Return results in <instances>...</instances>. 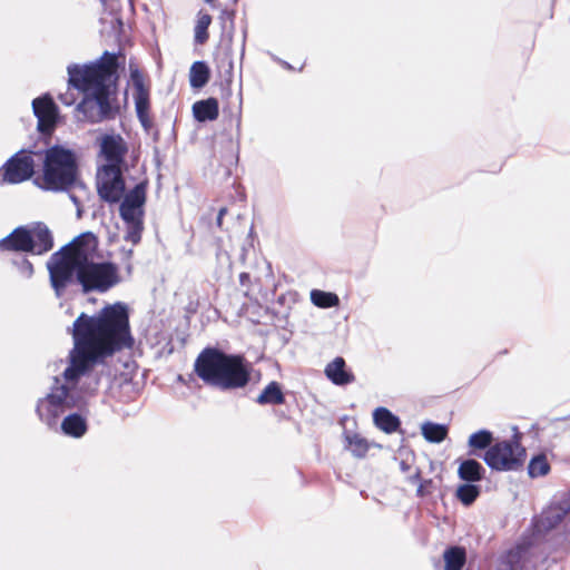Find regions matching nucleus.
I'll return each instance as SVG.
<instances>
[{
    "mask_svg": "<svg viewBox=\"0 0 570 570\" xmlns=\"http://www.w3.org/2000/svg\"><path fill=\"white\" fill-rule=\"evenodd\" d=\"M75 346L61 376H56L50 393L37 402L36 412L48 428L57 426L58 419L69 409L81 407L98 386L90 373L92 363L129 346L128 311L121 303L105 307L99 314H80L73 323Z\"/></svg>",
    "mask_w": 570,
    "mask_h": 570,
    "instance_id": "nucleus-1",
    "label": "nucleus"
},
{
    "mask_svg": "<svg viewBox=\"0 0 570 570\" xmlns=\"http://www.w3.org/2000/svg\"><path fill=\"white\" fill-rule=\"evenodd\" d=\"M97 237L86 233L50 257L47 266L58 296L75 279L83 292H106L119 282L117 266L97 259Z\"/></svg>",
    "mask_w": 570,
    "mask_h": 570,
    "instance_id": "nucleus-2",
    "label": "nucleus"
},
{
    "mask_svg": "<svg viewBox=\"0 0 570 570\" xmlns=\"http://www.w3.org/2000/svg\"><path fill=\"white\" fill-rule=\"evenodd\" d=\"M195 370L203 381L225 390L243 387L249 380L248 366L240 356L226 355L214 348L200 353Z\"/></svg>",
    "mask_w": 570,
    "mask_h": 570,
    "instance_id": "nucleus-3",
    "label": "nucleus"
},
{
    "mask_svg": "<svg viewBox=\"0 0 570 570\" xmlns=\"http://www.w3.org/2000/svg\"><path fill=\"white\" fill-rule=\"evenodd\" d=\"M115 73H70L69 90H77L85 96L78 109L92 122L109 116V97L114 91Z\"/></svg>",
    "mask_w": 570,
    "mask_h": 570,
    "instance_id": "nucleus-4",
    "label": "nucleus"
},
{
    "mask_svg": "<svg viewBox=\"0 0 570 570\" xmlns=\"http://www.w3.org/2000/svg\"><path fill=\"white\" fill-rule=\"evenodd\" d=\"M43 190L65 191L78 184V166L75 153L62 146L46 150L43 167L35 180Z\"/></svg>",
    "mask_w": 570,
    "mask_h": 570,
    "instance_id": "nucleus-5",
    "label": "nucleus"
},
{
    "mask_svg": "<svg viewBox=\"0 0 570 570\" xmlns=\"http://www.w3.org/2000/svg\"><path fill=\"white\" fill-rule=\"evenodd\" d=\"M525 458L524 449L517 441H503L490 446L485 454L487 464L498 471L519 469Z\"/></svg>",
    "mask_w": 570,
    "mask_h": 570,
    "instance_id": "nucleus-6",
    "label": "nucleus"
},
{
    "mask_svg": "<svg viewBox=\"0 0 570 570\" xmlns=\"http://www.w3.org/2000/svg\"><path fill=\"white\" fill-rule=\"evenodd\" d=\"M35 171V161L30 153L20 151L0 168V184H18L29 179Z\"/></svg>",
    "mask_w": 570,
    "mask_h": 570,
    "instance_id": "nucleus-7",
    "label": "nucleus"
},
{
    "mask_svg": "<svg viewBox=\"0 0 570 570\" xmlns=\"http://www.w3.org/2000/svg\"><path fill=\"white\" fill-rule=\"evenodd\" d=\"M97 188L101 198L107 202H118L125 190L121 167L101 166L97 171Z\"/></svg>",
    "mask_w": 570,
    "mask_h": 570,
    "instance_id": "nucleus-8",
    "label": "nucleus"
},
{
    "mask_svg": "<svg viewBox=\"0 0 570 570\" xmlns=\"http://www.w3.org/2000/svg\"><path fill=\"white\" fill-rule=\"evenodd\" d=\"M129 90L131 91L135 101L136 112L139 121L145 129H149L153 125L149 115V83L146 81L144 73H131Z\"/></svg>",
    "mask_w": 570,
    "mask_h": 570,
    "instance_id": "nucleus-9",
    "label": "nucleus"
},
{
    "mask_svg": "<svg viewBox=\"0 0 570 570\" xmlns=\"http://www.w3.org/2000/svg\"><path fill=\"white\" fill-rule=\"evenodd\" d=\"M127 53L125 48H119L117 52L105 51L101 57L89 63H72L67 67V71H125Z\"/></svg>",
    "mask_w": 570,
    "mask_h": 570,
    "instance_id": "nucleus-10",
    "label": "nucleus"
},
{
    "mask_svg": "<svg viewBox=\"0 0 570 570\" xmlns=\"http://www.w3.org/2000/svg\"><path fill=\"white\" fill-rule=\"evenodd\" d=\"M127 146L119 135H105L99 138V164L121 167Z\"/></svg>",
    "mask_w": 570,
    "mask_h": 570,
    "instance_id": "nucleus-11",
    "label": "nucleus"
},
{
    "mask_svg": "<svg viewBox=\"0 0 570 570\" xmlns=\"http://www.w3.org/2000/svg\"><path fill=\"white\" fill-rule=\"evenodd\" d=\"M33 114L38 119V129L50 134L58 119V108L49 95L38 97L32 101Z\"/></svg>",
    "mask_w": 570,
    "mask_h": 570,
    "instance_id": "nucleus-12",
    "label": "nucleus"
},
{
    "mask_svg": "<svg viewBox=\"0 0 570 570\" xmlns=\"http://www.w3.org/2000/svg\"><path fill=\"white\" fill-rule=\"evenodd\" d=\"M146 200V186L138 184L126 194L121 205L120 215L124 220H142V206Z\"/></svg>",
    "mask_w": 570,
    "mask_h": 570,
    "instance_id": "nucleus-13",
    "label": "nucleus"
},
{
    "mask_svg": "<svg viewBox=\"0 0 570 570\" xmlns=\"http://www.w3.org/2000/svg\"><path fill=\"white\" fill-rule=\"evenodd\" d=\"M570 511V499L560 504L546 509L538 519L537 527L540 531L554 528Z\"/></svg>",
    "mask_w": 570,
    "mask_h": 570,
    "instance_id": "nucleus-14",
    "label": "nucleus"
},
{
    "mask_svg": "<svg viewBox=\"0 0 570 570\" xmlns=\"http://www.w3.org/2000/svg\"><path fill=\"white\" fill-rule=\"evenodd\" d=\"M0 247L32 253V235H30V229L26 227L16 228L9 236L0 240Z\"/></svg>",
    "mask_w": 570,
    "mask_h": 570,
    "instance_id": "nucleus-15",
    "label": "nucleus"
},
{
    "mask_svg": "<svg viewBox=\"0 0 570 570\" xmlns=\"http://www.w3.org/2000/svg\"><path fill=\"white\" fill-rule=\"evenodd\" d=\"M29 229L32 235V254L41 255L52 248V236L45 224L37 223Z\"/></svg>",
    "mask_w": 570,
    "mask_h": 570,
    "instance_id": "nucleus-16",
    "label": "nucleus"
},
{
    "mask_svg": "<svg viewBox=\"0 0 570 570\" xmlns=\"http://www.w3.org/2000/svg\"><path fill=\"white\" fill-rule=\"evenodd\" d=\"M325 374L336 385H346L354 381V375L345 368V361L342 357H336L328 363Z\"/></svg>",
    "mask_w": 570,
    "mask_h": 570,
    "instance_id": "nucleus-17",
    "label": "nucleus"
},
{
    "mask_svg": "<svg viewBox=\"0 0 570 570\" xmlns=\"http://www.w3.org/2000/svg\"><path fill=\"white\" fill-rule=\"evenodd\" d=\"M61 431L71 438H81L87 432V421L77 413L67 415L61 422Z\"/></svg>",
    "mask_w": 570,
    "mask_h": 570,
    "instance_id": "nucleus-18",
    "label": "nucleus"
},
{
    "mask_svg": "<svg viewBox=\"0 0 570 570\" xmlns=\"http://www.w3.org/2000/svg\"><path fill=\"white\" fill-rule=\"evenodd\" d=\"M194 117L200 121H212L218 117V102L214 98L200 100L193 106Z\"/></svg>",
    "mask_w": 570,
    "mask_h": 570,
    "instance_id": "nucleus-19",
    "label": "nucleus"
},
{
    "mask_svg": "<svg viewBox=\"0 0 570 570\" xmlns=\"http://www.w3.org/2000/svg\"><path fill=\"white\" fill-rule=\"evenodd\" d=\"M373 420L375 425L386 433L396 431L400 425L397 416L385 407H377L373 412Z\"/></svg>",
    "mask_w": 570,
    "mask_h": 570,
    "instance_id": "nucleus-20",
    "label": "nucleus"
},
{
    "mask_svg": "<svg viewBox=\"0 0 570 570\" xmlns=\"http://www.w3.org/2000/svg\"><path fill=\"white\" fill-rule=\"evenodd\" d=\"M483 472L482 465L472 459L462 461L458 469L459 478L468 483L480 481L483 476Z\"/></svg>",
    "mask_w": 570,
    "mask_h": 570,
    "instance_id": "nucleus-21",
    "label": "nucleus"
},
{
    "mask_svg": "<svg viewBox=\"0 0 570 570\" xmlns=\"http://www.w3.org/2000/svg\"><path fill=\"white\" fill-rule=\"evenodd\" d=\"M424 439L432 443L442 442L448 435V428L443 424L424 422L421 426Z\"/></svg>",
    "mask_w": 570,
    "mask_h": 570,
    "instance_id": "nucleus-22",
    "label": "nucleus"
},
{
    "mask_svg": "<svg viewBox=\"0 0 570 570\" xmlns=\"http://www.w3.org/2000/svg\"><path fill=\"white\" fill-rule=\"evenodd\" d=\"M311 301L315 306L321 308L336 307L340 304V298L335 293L321 289L311 291Z\"/></svg>",
    "mask_w": 570,
    "mask_h": 570,
    "instance_id": "nucleus-23",
    "label": "nucleus"
},
{
    "mask_svg": "<svg viewBox=\"0 0 570 570\" xmlns=\"http://www.w3.org/2000/svg\"><path fill=\"white\" fill-rule=\"evenodd\" d=\"M259 404H281L284 402L282 390L276 382H271L264 391L258 395Z\"/></svg>",
    "mask_w": 570,
    "mask_h": 570,
    "instance_id": "nucleus-24",
    "label": "nucleus"
},
{
    "mask_svg": "<svg viewBox=\"0 0 570 570\" xmlns=\"http://www.w3.org/2000/svg\"><path fill=\"white\" fill-rule=\"evenodd\" d=\"M445 570H461L465 562V552L461 548H451L444 552Z\"/></svg>",
    "mask_w": 570,
    "mask_h": 570,
    "instance_id": "nucleus-25",
    "label": "nucleus"
},
{
    "mask_svg": "<svg viewBox=\"0 0 570 570\" xmlns=\"http://www.w3.org/2000/svg\"><path fill=\"white\" fill-rule=\"evenodd\" d=\"M212 23V16L208 13L199 12L198 19L195 26V41L199 45L205 43L208 40V27Z\"/></svg>",
    "mask_w": 570,
    "mask_h": 570,
    "instance_id": "nucleus-26",
    "label": "nucleus"
},
{
    "mask_svg": "<svg viewBox=\"0 0 570 570\" xmlns=\"http://www.w3.org/2000/svg\"><path fill=\"white\" fill-rule=\"evenodd\" d=\"M480 494V487L473 483H464L458 487L456 498L464 504H472Z\"/></svg>",
    "mask_w": 570,
    "mask_h": 570,
    "instance_id": "nucleus-27",
    "label": "nucleus"
},
{
    "mask_svg": "<svg viewBox=\"0 0 570 570\" xmlns=\"http://www.w3.org/2000/svg\"><path fill=\"white\" fill-rule=\"evenodd\" d=\"M550 471V464L543 454H539L531 459L528 472L531 478H539L548 474Z\"/></svg>",
    "mask_w": 570,
    "mask_h": 570,
    "instance_id": "nucleus-28",
    "label": "nucleus"
},
{
    "mask_svg": "<svg viewBox=\"0 0 570 570\" xmlns=\"http://www.w3.org/2000/svg\"><path fill=\"white\" fill-rule=\"evenodd\" d=\"M492 440L491 432L481 430L470 435L468 444L473 450H483L491 444Z\"/></svg>",
    "mask_w": 570,
    "mask_h": 570,
    "instance_id": "nucleus-29",
    "label": "nucleus"
},
{
    "mask_svg": "<svg viewBox=\"0 0 570 570\" xmlns=\"http://www.w3.org/2000/svg\"><path fill=\"white\" fill-rule=\"evenodd\" d=\"M346 441L348 450L352 452L353 455L357 458H363L366 454L368 450V443L366 442V440H364L357 434H354L347 435Z\"/></svg>",
    "mask_w": 570,
    "mask_h": 570,
    "instance_id": "nucleus-30",
    "label": "nucleus"
},
{
    "mask_svg": "<svg viewBox=\"0 0 570 570\" xmlns=\"http://www.w3.org/2000/svg\"><path fill=\"white\" fill-rule=\"evenodd\" d=\"M127 224V234L125 238L131 242L134 245L140 240L142 230V220H125Z\"/></svg>",
    "mask_w": 570,
    "mask_h": 570,
    "instance_id": "nucleus-31",
    "label": "nucleus"
},
{
    "mask_svg": "<svg viewBox=\"0 0 570 570\" xmlns=\"http://www.w3.org/2000/svg\"><path fill=\"white\" fill-rule=\"evenodd\" d=\"M216 62L218 71L232 72L235 70L234 63L229 59V52L227 50H219L216 53Z\"/></svg>",
    "mask_w": 570,
    "mask_h": 570,
    "instance_id": "nucleus-32",
    "label": "nucleus"
},
{
    "mask_svg": "<svg viewBox=\"0 0 570 570\" xmlns=\"http://www.w3.org/2000/svg\"><path fill=\"white\" fill-rule=\"evenodd\" d=\"M190 85L194 88H202L208 82V73H190Z\"/></svg>",
    "mask_w": 570,
    "mask_h": 570,
    "instance_id": "nucleus-33",
    "label": "nucleus"
},
{
    "mask_svg": "<svg viewBox=\"0 0 570 570\" xmlns=\"http://www.w3.org/2000/svg\"><path fill=\"white\" fill-rule=\"evenodd\" d=\"M189 71H193V72H204V71H208L207 69V66L205 62L203 61H196L191 65L190 67V70Z\"/></svg>",
    "mask_w": 570,
    "mask_h": 570,
    "instance_id": "nucleus-34",
    "label": "nucleus"
},
{
    "mask_svg": "<svg viewBox=\"0 0 570 570\" xmlns=\"http://www.w3.org/2000/svg\"><path fill=\"white\" fill-rule=\"evenodd\" d=\"M59 98L66 105H71L76 100V97L72 94L60 95Z\"/></svg>",
    "mask_w": 570,
    "mask_h": 570,
    "instance_id": "nucleus-35",
    "label": "nucleus"
},
{
    "mask_svg": "<svg viewBox=\"0 0 570 570\" xmlns=\"http://www.w3.org/2000/svg\"><path fill=\"white\" fill-rule=\"evenodd\" d=\"M22 272L27 275V276H31L32 274V265L29 263V262H24L23 263V266H22Z\"/></svg>",
    "mask_w": 570,
    "mask_h": 570,
    "instance_id": "nucleus-36",
    "label": "nucleus"
},
{
    "mask_svg": "<svg viewBox=\"0 0 570 570\" xmlns=\"http://www.w3.org/2000/svg\"><path fill=\"white\" fill-rule=\"evenodd\" d=\"M139 65L137 62H135L132 59H130L129 61V71L130 72H134V71H139Z\"/></svg>",
    "mask_w": 570,
    "mask_h": 570,
    "instance_id": "nucleus-37",
    "label": "nucleus"
},
{
    "mask_svg": "<svg viewBox=\"0 0 570 570\" xmlns=\"http://www.w3.org/2000/svg\"><path fill=\"white\" fill-rule=\"evenodd\" d=\"M417 494H419V495H424V494H425V485H424V484H421V485L417 488Z\"/></svg>",
    "mask_w": 570,
    "mask_h": 570,
    "instance_id": "nucleus-38",
    "label": "nucleus"
},
{
    "mask_svg": "<svg viewBox=\"0 0 570 570\" xmlns=\"http://www.w3.org/2000/svg\"><path fill=\"white\" fill-rule=\"evenodd\" d=\"M225 14H228V17L230 18V20H233L234 18V12H227V11H224Z\"/></svg>",
    "mask_w": 570,
    "mask_h": 570,
    "instance_id": "nucleus-39",
    "label": "nucleus"
},
{
    "mask_svg": "<svg viewBox=\"0 0 570 570\" xmlns=\"http://www.w3.org/2000/svg\"><path fill=\"white\" fill-rule=\"evenodd\" d=\"M206 2L210 3L213 7H215L216 0H205Z\"/></svg>",
    "mask_w": 570,
    "mask_h": 570,
    "instance_id": "nucleus-40",
    "label": "nucleus"
},
{
    "mask_svg": "<svg viewBox=\"0 0 570 570\" xmlns=\"http://www.w3.org/2000/svg\"><path fill=\"white\" fill-rule=\"evenodd\" d=\"M500 570H508V563H503Z\"/></svg>",
    "mask_w": 570,
    "mask_h": 570,
    "instance_id": "nucleus-41",
    "label": "nucleus"
},
{
    "mask_svg": "<svg viewBox=\"0 0 570 570\" xmlns=\"http://www.w3.org/2000/svg\"><path fill=\"white\" fill-rule=\"evenodd\" d=\"M514 557H515L514 554H510V556H509V562H511V561H512V559H514Z\"/></svg>",
    "mask_w": 570,
    "mask_h": 570,
    "instance_id": "nucleus-42",
    "label": "nucleus"
},
{
    "mask_svg": "<svg viewBox=\"0 0 570 570\" xmlns=\"http://www.w3.org/2000/svg\"><path fill=\"white\" fill-rule=\"evenodd\" d=\"M71 199H72V202H73L75 204H77V198H76V197L71 196Z\"/></svg>",
    "mask_w": 570,
    "mask_h": 570,
    "instance_id": "nucleus-43",
    "label": "nucleus"
},
{
    "mask_svg": "<svg viewBox=\"0 0 570 570\" xmlns=\"http://www.w3.org/2000/svg\"><path fill=\"white\" fill-rule=\"evenodd\" d=\"M224 212H225L224 209L220 210L219 218L224 215Z\"/></svg>",
    "mask_w": 570,
    "mask_h": 570,
    "instance_id": "nucleus-44",
    "label": "nucleus"
},
{
    "mask_svg": "<svg viewBox=\"0 0 570 570\" xmlns=\"http://www.w3.org/2000/svg\"><path fill=\"white\" fill-rule=\"evenodd\" d=\"M511 570H518L517 568H511Z\"/></svg>",
    "mask_w": 570,
    "mask_h": 570,
    "instance_id": "nucleus-45",
    "label": "nucleus"
}]
</instances>
